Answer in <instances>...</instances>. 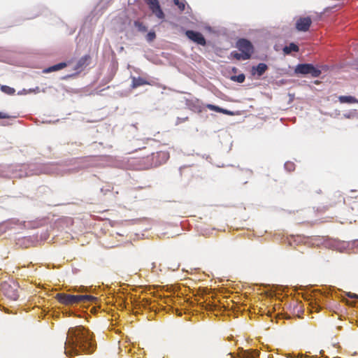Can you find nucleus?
Returning <instances> with one entry per match:
<instances>
[{"label":"nucleus","mask_w":358,"mask_h":358,"mask_svg":"<svg viewBox=\"0 0 358 358\" xmlns=\"http://www.w3.org/2000/svg\"><path fill=\"white\" fill-rule=\"evenodd\" d=\"M66 66V64L65 63H59V64H55V65H53L48 69H45L43 72L44 73H50V72H52V71H59V70H61L63 68H64Z\"/></svg>","instance_id":"obj_11"},{"label":"nucleus","mask_w":358,"mask_h":358,"mask_svg":"<svg viewBox=\"0 0 358 358\" xmlns=\"http://www.w3.org/2000/svg\"><path fill=\"white\" fill-rule=\"evenodd\" d=\"M96 348V344L88 329L83 326L69 328L65 342L66 356L78 355L79 352L91 354Z\"/></svg>","instance_id":"obj_1"},{"label":"nucleus","mask_w":358,"mask_h":358,"mask_svg":"<svg viewBox=\"0 0 358 358\" xmlns=\"http://www.w3.org/2000/svg\"><path fill=\"white\" fill-rule=\"evenodd\" d=\"M257 357H259V352L254 350H245L242 354V358H257Z\"/></svg>","instance_id":"obj_9"},{"label":"nucleus","mask_w":358,"mask_h":358,"mask_svg":"<svg viewBox=\"0 0 358 358\" xmlns=\"http://www.w3.org/2000/svg\"><path fill=\"white\" fill-rule=\"evenodd\" d=\"M186 36L194 42L199 45H204L206 44V40L203 36L197 31L188 30L186 31Z\"/></svg>","instance_id":"obj_4"},{"label":"nucleus","mask_w":358,"mask_h":358,"mask_svg":"<svg viewBox=\"0 0 358 358\" xmlns=\"http://www.w3.org/2000/svg\"><path fill=\"white\" fill-rule=\"evenodd\" d=\"M237 48L243 53L245 59H250L254 52V48L251 42L245 38L239 39L237 42Z\"/></svg>","instance_id":"obj_3"},{"label":"nucleus","mask_w":358,"mask_h":358,"mask_svg":"<svg viewBox=\"0 0 358 358\" xmlns=\"http://www.w3.org/2000/svg\"><path fill=\"white\" fill-rule=\"evenodd\" d=\"M267 69V66L264 63L259 64L256 67H253L252 70L258 74L259 76H261L264 73V72Z\"/></svg>","instance_id":"obj_10"},{"label":"nucleus","mask_w":358,"mask_h":358,"mask_svg":"<svg viewBox=\"0 0 358 358\" xmlns=\"http://www.w3.org/2000/svg\"><path fill=\"white\" fill-rule=\"evenodd\" d=\"M245 75L243 73H241L238 76H231V79L234 81H236L237 83H242L244 82L245 80Z\"/></svg>","instance_id":"obj_13"},{"label":"nucleus","mask_w":358,"mask_h":358,"mask_svg":"<svg viewBox=\"0 0 358 358\" xmlns=\"http://www.w3.org/2000/svg\"><path fill=\"white\" fill-rule=\"evenodd\" d=\"M135 27L141 31H145L147 30L146 27L140 22H135Z\"/></svg>","instance_id":"obj_20"},{"label":"nucleus","mask_w":358,"mask_h":358,"mask_svg":"<svg viewBox=\"0 0 358 358\" xmlns=\"http://www.w3.org/2000/svg\"><path fill=\"white\" fill-rule=\"evenodd\" d=\"M356 296V294H354L353 296H351L352 297H354Z\"/></svg>","instance_id":"obj_25"},{"label":"nucleus","mask_w":358,"mask_h":358,"mask_svg":"<svg viewBox=\"0 0 358 358\" xmlns=\"http://www.w3.org/2000/svg\"><path fill=\"white\" fill-rule=\"evenodd\" d=\"M312 69H310V73L313 77H318L320 76V73H321V71L317 69H315L313 65H312Z\"/></svg>","instance_id":"obj_19"},{"label":"nucleus","mask_w":358,"mask_h":358,"mask_svg":"<svg viewBox=\"0 0 358 358\" xmlns=\"http://www.w3.org/2000/svg\"><path fill=\"white\" fill-rule=\"evenodd\" d=\"M7 115L3 113L0 112V118H6Z\"/></svg>","instance_id":"obj_24"},{"label":"nucleus","mask_w":358,"mask_h":358,"mask_svg":"<svg viewBox=\"0 0 358 358\" xmlns=\"http://www.w3.org/2000/svg\"><path fill=\"white\" fill-rule=\"evenodd\" d=\"M311 24V20L309 17H301L297 20L296 26L299 31H306L308 29Z\"/></svg>","instance_id":"obj_5"},{"label":"nucleus","mask_w":358,"mask_h":358,"mask_svg":"<svg viewBox=\"0 0 358 358\" xmlns=\"http://www.w3.org/2000/svg\"><path fill=\"white\" fill-rule=\"evenodd\" d=\"M56 298L60 303L65 305L92 301L95 299L90 295H71L64 293L57 294Z\"/></svg>","instance_id":"obj_2"},{"label":"nucleus","mask_w":358,"mask_h":358,"mask_svg":"<svg viewBox=\"0 0 358 358\" xmlns=\"http://www.w3.org/2000/svg\"><path fill=\"white\" fill-rule=\"evenodd\" d=\"M174 3L178 7V8L182 11L185 8V0H174Z\"/></svg>","instance_id":"obj_15"},{"label":"nucleus","mask_w":358,"mask_h":358,"mask_svg":"<svg viewBox=\"0 0 358 358\" xmlns=\"http://www.w3.org/2000/svg\"><path fill=\"white\" fill-rule=\"evenodd\" d=\"M153 13V14L158 17L159 19H162L164 17V14L163 11L162 10L159 5L155 6L152 8H150Z\"/></svg>","instance_id":"obj_12"},{"label":"nucleus","mask_w":358,"mask_h":358,"mask_svg":"<svg viewBox=\"0 0 358 358\" xmlns=\"http://www.w3.org/2000/svg\"><path fill=\"white\" fill-rule=\"evenodd\" d=\"M148 4L150 6V8H152L155 6H157L159 4L158 0H147Z\"/></svg>","instance_id":"obj_21"},{"label":"nucleus","mask_w":358,"mask_h":358,"mask_svg":"<svg viewBox=\"0 0 358 358\" xmlns=\"http://www.w3.org/2000/svg\"><path fill=\"white\" fill-rule=\"evenodd\" d=\"M155 38V32H149L147 35V40L149 41H152Z\"/></svg>","instance_id":"obj_22"},{"label":"nucleus","mask_w":358,"mask_h":358,"mask_svg":"<svg viewBox=\"0 0 358 358\" xmlns=\"http://www.w3.org/2000/svg\"><path fill=\"white\" fill-rule=\"evenodd\" d=\"M310 69H312V64H299L296 68V72L301 74H307L310 73Z\"/></svg>","instance_id":"obj_6"},{"label":"nucleus","mask_w":358,"mask_h":358,"mask_svg":"<svg viewBox=\"0 0 358 358\" xmlns=\"http://www.w3.org/2000/svg\"><path fill=\"white\" fill-rule=\"evenodd\" d=\"M1 90L2 92L8 94H13L15 92V90L12 87H10L6 85L1 86Z\"/></svg>","instance_id":"obj_18"},{"label":"nucleus","mask_w":358,"mask_h":358,"mask_svg":"<svg viewBox=\"0 0 358 358\" xmlns=\"http://www.w3.org/2000/svg\"><path fill=\"white\" fill-rule=\"evenodd\" d=\"M231 55L234 58H235L238 60H241V59L245 60L244 58V56H243V53H242L241 52V53H239L236 51H233L231 53Z\"/></svg>","instance_id":"obj_17"},{"label":"nucleus","mask_w":358,"mask_h":358,"mask_svg":"<svg viewBox=\"0 0 358 358\" xmlns=\"http://www.w3.org/2000/svg\"><path fill=\"white\" fill-rule=\"evenodd\" d=\"M133 87H137L140 85H144L145 81L142 78H133Z\"/></svg>","instance_id":"obj_16"},{"label":"nucleus","mask_w":358,"mask_h":358,"mask_svg":"<svg viewBox=\"0 0 358 358\" xmlns=\"http://www.w3.org/2000/svg\"><path fill=\"white\" fill-rule=\"evenodd\" d=\"M299 47L294 43H291L288 45H286L283 48V52L285 55H289L292 52H298Z\"/></svg>","instance_id":"obj_7"},{"label":"nucleus","mask_w":358,"mask_h":358,"mask_svg":"<svg viewBox=\"0 0 358 358\" xmlns=\"http://www.w3.org/2000/svg\"><path fill=\"white\" fill-rule=\"evenodd\" d=\"M338 99L341 103H358V100L352 96H340Z\"/></svg>","instance_id":"obj_8"},{"label":"nucleus","mask_w":358,"mask_h":358,"mask_svg":"<svg viewBox=\"0 0 358 358\" xmlns=\"http://www.w3.org/2000/svg\"><path fill=\"white\" fill-rule=\"evenodd\" d=\"M357 71H358V68H357Z\"/></svg>","instance_id":"obj_26"},{"label":"nucleus","mask_w":358,"mask_h":358,"mask_svg":"<svg viewBox=\"0 0 358 358\" xmlns=\"http://www.w3.org/2000/svg\"><path fill=\"white\" fill-rule=\"evenodd\" d=\"M294 166V164L292 162H287L285 164V167L286 169L291 171Z\"/></svg>","instance_id":"obj_23"},{"label":"nucleus","mask_w":358,"mask_h":358,"mask_svg":"<svg viewBox=\"0 0 358 358\" xmlns=\"http://www.w3.org/2000/svg\"><path fill=\"white\" fill-rule=\"evenodd\" d=\"M208 108H210V110H215L216 112H220V113H223L224 114H228L229 113V112L227 110L220 108V107H218L217 106L209 104L208 106Z\"/></svg>","instance_id":"obj_14"}]
</instances>
